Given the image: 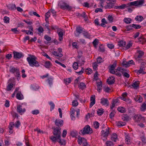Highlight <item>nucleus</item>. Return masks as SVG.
Returning <instances> with one entry per match:
<instances>
[{
    "instance_id": "1",
    "label": "nucleus",
    "mask_w": 146,
    "mask_h": 146,
    "mask_svg": "<svg viewBox=\"0 0 146 146\" xmlns=\"http://www.w3.org/2000/svg\"><path fill=\"white\" fill-rule=\"evenodd\" d=\"M61 128L56 127L53 128V133L54 136H52L50 137V139L54 143L57 142V139H59L61 137Z\"/></svg>"
},
{
    "instance_id": "2",
    "label": "nucleus",
    "mask_w": 146,
    "mask_h": 146,
    "mask_svg": "<svg viewBox=\"0 0 146 146\" xmlns=\"http://www.w3.org/2000/svg\"><path fill=\"white\" fill-rule=\"evenodd\" d=\"M29 57L27 58V60L29 65L32 67L39 66L40 64L38 62L36 61V57L33 55H29Z\"/></svg>"
},
{
    "instance_id": "3",
    "label": "nucleus",
    "mask_w": 146,
    "mask_h": 146,
    "mask_svg": "<svg viewBox=\"0 0 146 146\" xmlns=\"http://www.w3.org/2000/svg\"><path fill=\"white\" fill-rule=\"evenodd\" d=\"M92 132V129L90 127V126L88 125L85 126L83 129L80 131L79 133L82 135H84L86 134H90Z\"/></svg>"
},
{
    "instance_id": "4",
    "label": "nucleus",
    "mask_w": 146,
    "mask_h": 146,
    "mask_svg": "<svg viewBox=\"0 0 146 146\" xmlns=\"http://www.w3.org/2000/svg\"><path fill=\"white\" fill-rule=\"evenodd\" d=\"M133 118L135 122H144L145 121V118L141 115L135 114Z\"/></svg>"
},
{
    "instance_id": "5",
    "label": "nucleus",
    "mask_w": 146,
    "mask_h": 146,
    "mask_svg": "<svg viewBox=\"0 0 146 146\" xmlns=\"http://www.w3.org/2000/svg\"><path fill=\"white\" fill-rule=\"evenodd\" d=\"M60 8L63 10H67L69 11L71 10L72 7L69 6L68 3L63 2L61 1L59 4Z\"/></svg>"
},
{
    "instance_id": "6",
    "label": "nucleus",
    "mask_w": 146,
    "mask_h": 146,
    "mask_svg": "<svg viewBox=\"0 0 146 146\" xmlns=\"http://www.w3.org/2000/svg\"><path fill=\"white\" fill-rule=\"evenodd\" d=\"M144 1L143 0L137 1L129 3H127V5L128 7L132 5L137 6L139 5H142L144 3Z\"/></svg>"
},
{
    "instance_id": "7",
    "label": "nucleus",
    "mask_w": 146,
    "mask_h": 146,
    "mask_svg": "<svg viewBox=\"0 0 146 146\" xmlns=\"http://www.w3.org/2000/svg\"><path fill=\"white\" fill-rule=\"evenodd\" d=\"M117 62L115 61L112 64L109 66V70L110 73L112 74L115 73L114 70L117 66Z\"/></svg>"
},
{
    "instance_id": "8",
    "label": "nucleus",
    "mask_w": 146,
    "mask_h": 146,
    "mask_svg": "<svg viewBox=\"0 0 146 146\" xmlns=\"http://www.w3.org/2000/svg\"><path fill=\"white\" fill-rule=\"evenodd\" d=\"M9 72L13 73L16 72L17 76L18 77L20 76V73L19 70V69L15 68L14 67H10Z\"/></svg>"
},
{
    "instance_id": "9",
    "label": "nucleus",
    "mask_w": 146,
    "mask_h": 146,
    "mask_svg": "<svg viewBox=\"0 0 146 146\" xmlns=\"http://www.w3.org/2000/svg\"><path fill=\"white\" fill-rule=\"evenodd\" d=\"M77 62L79 64H81V65L82 66L84 64L85 61V58L82 55H78L77 57Z\"/></svg>"
},
{
    "instance_id": "10",
    "label": "nucleus",
    "mask_w": 146,
    "mask_h": 146,
    "mask_svg": "<svg viewBox=\"0 0 146 146\" xmlns=\"http://www.w3.org/2000/svg\"><path fill=\"white\" fill-rule=\"evenodd\" d=\"M137 56L136 58V60L137 61L140 60V58H141L143 56L144 54V52L141 50H137Z\"/></svg>"
},
{
    "instance_id": "11",
    "label": "nucleus",
    "mask_w": 146,
    "mask_h": 146,
    "mask_svg": "<svg viewBox=\"0 0 146 146\" xmlns=\"http://www.w3.org/2000/svg\"><path fill=\"white\" fill-rule=\"evenodd\" d=\"M14 57L16 59H20L23 56V54L22 53H19L18 52L14 51L13 52Z\"/></svg>"
},
{
    "instance_id": "12",
    "label": "nucleus",
    "mask_w": 146,
    "mask_h": 146,
    "mask_svg": "<svg viewBox=\"0 0 146 146\" xmlns=\"http://www.w3.org/2000/svg\"><path fill=\"white\" fill-rule=\"evenodd\" d=\"M63 120L58 119L56 120L55 123L56 125L58 126L57 127H60L63 126Z\"/></svg>"
},
{
    "instance_id": "13",
    "label": "nucleus",
    "mask_w": 146,
    "mask_h": 146,
    "mask_svg": "<svg viewBox=\"0 0 146 146\" xmlns=\"http://www.w3.org/2000/svg\"><path fill=\"white\" fill-rule=\"evenodd\" d=\"M109 129V128L108 127L106 129V131L102 130V135L104 137H107L108 135L110 134Z\"/></svg>"
},
{
    "instance_id": "14",
    "label": "nucleus",
    "mask_w": 146,
    "mask_h": 146,
    "mask_svg": "<svg viewBox=\"0 0 146 146\" xmlns=\"http://www.w3.org/2000/svg\"><path fill=\"white\" fill-rule=\"evenodd\" d=\"M100 103L102 105L108 106L109 102L107 99L105 98H102L101 99Z\"/></svg>"
},
{
    "instance_id": "15",
    "label": "nucleus",
    "mask_w": 146,
    "mask_h": 146,
    "mask_svg": "<svg viewBox=\"0 0 146 146\" xmlns=\"http://www.w3.org/2000/svg\"><path fill=\"white\" fill-rule=\"evenodd\" d=\"M17 111L18 112L22 115V113L25 111L26 110L25 108H22V106L19 105L17 106Z\"/></svg>"
},
{
    "instance_id": "16",
    "label": "nucleus",
    "mask_w": 146,
    "mask_h": 146,
    "mask_svg": "<svg viewBox=\"0 0 146 146\" xmlns=\"http://www.w3.org/2000/svg\"><path fill=\"white\" fill-rule=\"evenodd\" d=\"M121 119L123 121H127L131 119V118L127 114H125L122 115Z\"/></svg>"
},
{
    "instance_id": "17",
    "label": "nucleus",
    "mask_w": 146,
    "mask_h": 146,
    "mask_svg": "<svg viewBox=\"0 0 146 146\" xmlns=\"http://www.w3.org/2000/svg\"><path fill=\"white\" fill-rule=\"evenodd\" d=\"M107 82L109 84H112L115 82V78L113 76L107 79Z\"/></svg>"
},
{
    "instance_id": "18",
    "label": "nucleus",
    "mask_w": 146,
    "mask_h": 146,
    "mask_svg": "<svg viewBox=\"0 0 146 146\" xmlns=\"http://www.w3.org/2000/svg\"><path fill=\"white\" fill-rule=\"evenodd\" d=\"M78 142L79 144L81 145L82 143L83 145L86 142V140L84 138L79 137L78 139Z\"/></svg>"
},
{
    "instance_id": "19",
    "label": "nucleus",
    "mask_w": 146,
    "mask_h": 146,
    "mask_svg": "<svg viewBox=\"0 0 146 146\" xmlns=\"http://www.w3.org/2000/svg\"><path fill=\"white\" fill-rule=\"evenodd\" d=\"M128 7L127 4H123L120 6H115L114 7V9H123L125 8H127Z\"/></svg>"
},
{
    "instance_id": "20",
    "label": "nucleus",
    "mask_w": 146,
    "mask_h": 146,
    "mask_svg": "<svg viewBox=\"0 0 146 146\" xmlns=\"http://www.w3.org/2000/svg\"><path fill=\"white\" fill-rule=\"evenodd\" d=\"M95 96H92L90 98L91 102L90 105V108L92 107L95 104Z\"/></svg>"
},
{
    "instance_id": "21",
    "label": "nucleus",
    "mask_w": 146,
    "mask_h": 146,
    "mask_svg": "<svg viewBox=\"0 0 146 146\" xmlns=\"http://www.w3.org/2000/svg\"><path fill=\"white\" fill-rule=\"evenodd\" d=\"M83 30L84 29L80 26H78L76 28V31L77 33H79V34H78L76 35V36H79V34L81 33H83V32L84 31Z\"/></svg>"
},
{
    "instance_id": "22",
    "label": "nucleus",
    "mask_w": 146,
    "mask_h": 146,
    "mask_svg": "<svg viewBox=\"0 0 146 146\" xmlns=\"http://www.w3.org/2000/svg\"><path fill=\"white\" fill-rule=\"evenodd\" d=\"M7 7L11 10H15L16 9V5L14 4H10L8 5Z\"/></svg>"
},
{
    "instance_id": "23",
    "label": "nucleus",
    "mask_w": 146,
    "mask_h": 146,
    "mask_svg": "<svg viewBox=\"0 0 146 146\" xmlns=\"http://www.w3.org/2000/svg\"><path fill=\"white\" fill-rule=\"evenodd\" d=\"M138 41L142 44H143L146 42V39L143 36H141L138 38Z\"/></svg>"
},
{
    "instance_id": "24",
    "label": "nucleus",
    "mask_w": 146,
    "mask_h": 146,
    "mask_svg": "<svg viewBox=\"0 0 146 146\" xmlns=\"http://www.w3.org/2000/svg\"><path fill=\"white\" fill-rule=\"evenodd\" d=\"M140 82L139 81H135L133 83L132 86L135 89H137L139 87Z\"/></svg>"
},
{
    "instance_id": "25",
    "label": "nucleus",
    "mask_w": 146,
    "mask_h": 146,
    "mask_svg": "<svg viewBox=\"0 0 146 146\" xmlns=\"http://www.w3.org/2000/svg\"><path fill=\"white\" fill-rule=\"evenodd\" d=\"M135 100L139 102H141L143 101V98L140 96H138L137 97H135L134 98Z\"/></svg>"
},
{
    "instance_id": "26",
    "label": "nucleus",
    "mask_w": 146,
    "mask_h": 146,
    "mask_svg": "<svg viewBox=\"0 0 146 146\" xmlns=\"http://www.w3.org/2000/svg\"><path fill=\"white\" fill-rule=\"evenodd\" d=\"M111 139L112 141L114 142L116 141V140L117 139V134L115 133H113L111 138Z\"/></svg>"
},
{
    "instance_id": "27",
    "label": "nucleus",
    "mask_w": 146,
    "mask_h": 146,
    "mask_svg": "<svg viewBox=\"0 0 146 146\" xmlns=\"http://www.w3.org/2000/svg\"><path fill=\"white\" fill-rule=\"evenodd\" d=\"M13 86V84L12 83H9L7 86L6 90L7 91H10L11 90Z\"/></svg>"
},
{
    "instance_id": "28",
    "label": "nucleus",
    "mask_w": 146,
    "mask_h": 146,
    "mask_svg": "<svg viewBox=\"0 0 146 146\" xmlns=\"http://www.w3.org/2000/svg\"><path fill=\"white\" fill-rule=\"evenodd\" d=\"M50 16V12L49 11H48L46 13L45 16V21L48 23H49L48 21V19Z\"/></svg>"
},
{
    "instance_id": "29",
    "label": "nucleus",
    "mask_w": 146,
    "mask_h": 146,
    "mask_svg": "<svg viewBox=\"0 0 146 146\" xmlns=\"http://www.w3.org/2000/svg\"><path fill=\"white\" fill-rule=\"evenodd\" d=\"M77 133V131L76 130H72L71 131L70 135L73 137H76Z\"/></svg>"
},
{
    "instance_id": "30",
    "label": "nucleus",
    "mask_w": 146,
    "mask_h": 146,
    "mask_svg": "<svg viewBox=\"0 0 146 146\" xmlns=\"http://www.w3.org/2000/svg\"><path fill=\"white\" fill-rule=\"evenodd\" d=\"M57 142H58L61 145H64L65 144V141L61 139V137L59 139H57Z\"/></svg>"
},
{
    "instance_id": "31",
    "label": "nucleus",
    "mask_w": 146,
    "mask_h": 146,
    "mask_svg": "<svg viewBox=\"0 0 146 146\" xmlns=\"http://www.w3.org/2000/svg\"><path fill=\"white\" fill-rule=\"evenodd\" d=\"M52 66L50 62L49 61H46L44 63V66L46 68H49Z\"/></svg>"
},
{
    "instance_id": "32",
    "label": "nucleus",
    "mask_w": 146,
    "mask_h": 146,
    "mask_svg": "<svg viewBox=\"0 0 146 146\" xmlns=\"http://www.w3.org/2000/svg\"><path fill=\"white\" fill-rule=\"evenodd\" d=\"M117 110L118 111L121 113H125L126 111L125 108L122 107H118Z\"/></svg>"
},
{
    "instance_id": "33",
    "label": "nucleus",
    "mask_w": 146,
    "mask_h": 146,
    "mask_svg": "<svg viewBox=\"0 0 146 146\" xmlns=\"http://www.w3.org/2000/svg\"><path fill=\"white\" fill-rule=\"evenodd\" d=\"M125 137V141L126 144H130L131 143V138L127 135H126Z\"/></svg>"
},
{
    "instance_id": "34",
    "label": "nucleus",
    "mask_w": 146,
    "mask_h": 146,
    "mask_svg": "<svg viewBox=\"0 0 146 146\" xmlns=\"http://www.w3.org/2000/svg\"><path fill=\"white\" fill-rule=\"evenodd\" d=\"M57 33H58V36L59 37V40L60 41H62L63 39V33L62 31H60L58 32V31Z\"/></svg>"
},
{
    "instance_id": "35",
    "label": "nucleus",
    "mask_w": 146,
    "mask_h": 146,
    "mask_svg": "<svg viewBox=\"0 0 146 146\" xmlns=\"http://www.w3.org/2000/svg\"><path fill=\"white\" fill-rule=\"evenodd\" d=\"M126 42L125 41H121L118 42V45L120 47H122L125 46Z\"/></svg>"
},
{
    "instance_id": "36",
    "label": "nucleus",
    "mask_w": 146,
    "mask_h": 146,
    "mask_svg": "<svg viewBox=\"0 0 146 146\" xmlns=\"http://www.w3.org/2000/svg\"><path fill=\"white\" fill-rule=\"evenodd\" d=\"M82 34L84 36H85L86 38H89L90 36V35L88 33V32L86 31H85L83 32Z\"/></svg>"
},
{
    "instance_id": "37",
    "label": "nucleus",
    "mask_w": 146,
    "mask_h": 146,
    "mask_svg": "<svg viewBox=\"0 0 146 146\" xmlns=\"http://www.w3.org/2000/svg\"><path fill=\"white\" fill-rule=\"evenodd\" d=\"M146 109V102L143 103L141 107V110L144 111Z\"/></svg>"
},
{
    "instance_id": "38",
    "label": "nucleus",
    "mask_w": 146,
    "mask_h": 146,
    "mask_svg": "<svg viewBox=\"0 0 146 146\" xmlns=\"http://www.w3.org/2000/svg\"><path fill=\"white\" fill-rule=\"evenodd\" d=\"M123 21L126 23L129 24L131 23V19L129 18H125Z\"/></svg>"
},
{
    "instance_id": "39",
    "label": "nucleus",
    "mask_w": 146,
    "mask_h": 146,
    "mask_svg": "<svg viewBox=\"0 0 146 146\" xmlns=\"http://www.w3.org/2000/svg\"><path fill=\"white\" fill-rule=\"evenodd\" d=\"M104 112L103 109L102 108L99 109L97 111V113L99 115H102L103 113Z\"/></svg>"
},
{
    "instance_id": "40",
    "label": "nucleus",
    "mask_w": 146,
    "mask_h": 146,
    "mask_svg": "<svg viewBox=\"0 0 146 146\" xmlns=\"http://www.w3.org/2000/svg\"><path fill=\"white\" fill-rule=\"evenodd\" d=\"M126 124V123L125 122H124L121 121H118L117 124V125L118 126H123L125 125Z\"/></svg>"
},
{
    "instance_id": "41",
    "label": "nucleus",
    "mask_w": 146,
    "mask_h": 146,
    "mask_svg": "<svg viewBox=\"0 0 146 146\" xmlns=\"http://www.w3.org/2000/svg\"><path fill=\"white\" fill-rule=\"evenodd\" d=\"M73 68L75 70H77L78 68V64L77 62H74L72 65Z\"/></svg>"
},
{
    "instance_id": "42",
    "label": "nucleus",
    "mask_w": 146,
    "mask_h": 146,
    "mask_svg": "<svg viewBox=\"0 0 146 146\" xmlns=\"http://www.w3.org/2000/svg\"><path fill=\"white\" fill-rule=\"evenodd\" d=\"M29 14L30 15H34L38 17H40L39 15L35 12L30 11L29 12Z\"/></svg>"
},
{
    "instance_id": "43",
    "label": "nucleus",
    "mask_w": 146,
    "mask_h": 146,
    "mask_svg": "<svg viewBox=\"0 0 146 146\" xmlns=\"http://www.w3.org/2000/svg\"><path fill=\"white\" fill-rule=\"evenodd\" d=\"M135 19L137 21H141L143 20L144 19L142 16H137L136 17Z\"/></svg>"
},
{
    "instance_id": "44",
    "label": "nucleus",
    "mask_w": 146,
    "mask_h": 146,
    "mask_svg": "<svg viewBox=\"0 0 146 146\" xmlns=\"http://www.w3.org/2000/svg\"><path fill=\"white\" fill-rule=\"evenodd\" d=\"M15 125L14 122H11L9 126V130L10 131H12L13 130V127Z\"/></svg>"
},
{
    "instance_id": "45",
    "label": "nucleus",
    "mask_w": 146,
    "mask_h": 146,
    "mask_svg": "<svg viewBox=\"0 0 146 146\" xmlns=\"http://www.w3.org/2000/svg\"><path fill=\"white\" fill-rule=\"evenodd\" d=\"M21 94L20 92H19L16 94V98H17L19 100H21L22 99L21 97Z\"/></svg>"
},
{
    "instance_id": "46",
    "label": "nucleus",
    "mask_w": 146,
    "mask_h": 146,
    "mask_svg": "<svg viewBox=\"0 0 146 146\" xmlns=\"http://www.w3.org/2000/svg\"><path fill=\"white\" fill-rule=\"evenodd\" d=\"M52 53L53 55L59 57H61L63 56V55L62 54H59L58 55H57V52L55 51H53V52H52Z\"/></svg>"
},
{
    "instance_id": "47",
    "label": "nucleus",
    "mask_w": 146,
    "mask_h": 146,
    "mask_svg": "<svg viewBox=\"0 0 146 146\" xmlns=\"http://www.w3.org/2000/svg\"><path fill=\"white\" fill-rule=\"evenodd\" d=\"M144 70L143 69V68H141V67H140L139 70H138L137 72V73H139V74H145L146 72L143 71Z\"/></svg>"
},
{
    "instance_id": "48",
    "label": "nucleus",
    "mask_w": 146,
    "mask_h": 146,
    "mask_svg": "<svg viewBox=\"0 0 146 146\" xmlns=\"http://www.w3.org/2000/svg\"><path fill=\"white\" fill-rule=\"evenodd\" d=\"M86 86L84 83L81 82L79 86V87L82 89H83L86 87Z\"/></svg>"
},
{
    "instance_id": "49",
    "label": "nucleus",
    "mask_w": 146,
    "mask_h": 146,
    "mask_svg": "<svg viewBox=\"0 0 146 146\" xmlns=\"http://www.w3.org/2000/svg\"><path fill=\"white\" fill-rule=\"evenodd\" d=\"M114 6L113 3H111V2H109L107 4L106 8H109L110 9L113 8Z\"/></svg>"
},
{
    "instance_id": "50",
    "label": "nucleus",
    "mask_w": 146,
    "mask_h": 146,
    "mask_svg": "<svg viewBox=\"0 0 146 146\" xmlns=\"http://www.w3.org/2000/svg\"><path fill=\"white\" fill-rule=\"evenodd\" d=\"M85 72H86V74H90L92 73V70L90 68H88L86 70Z\"/></svg>"
},
{
    "instance_id": "51",
    "label": "nucleus",
    "mask_w": 146,
    "mask_h": 146,
    "mask_svg": "<svg viewBox=\"0 0 146 146\" xmlns=\"http://www.w3.org/2000/svg\"><path fill=\"white\" fill-rule=\"evenodd\" d=\"M106 144L107 146H113L114 144L113 143L110 141H107L106 142Z\"/></svg>"
},
{
    "instance_id": "52",
    "label": "nucleus",
    "mask_w": 146,
    "mask_h": 146,
    "mask_svg": "<svg viewBox=\"0 0 146 146\" xmlns=\"http://www.w3.org/2000/svg\"><path fill=\"white\" fill-rule=\"evenodd\" d=\"M132 27L133 28L136 29H138L140 28L141 27V26L139 25H136L135 24H132Z\"/></svg>"
},
{
    "instance_id": "53",
    "label": "nucleus",
    "mask_w": 146,
    "mask_h": 146,
    "mask_svg": "<svg viewBox=\"0 0 146 146\" xmlns=\"http://www.w3.org/2000/svg\"><path fill=\"white\" fill-rule=\"evenodd\" d=\"M50 105L51 106L50 107V111H52L53 110L54 108L55 105L52 102H50L49 103Z\"/></svg>"
},
{
    "instance_id": "54",
    "label": "nucleus",
    "mask_w": 146,
    "mask_h": 146,
    "mask_svg": "<svg viewBox=\"0 0 146 146\" xmlns=\"http://www.w3.org/2000/svg\"><path fill=\"white\" fill-rule=\"evenodd\" d=\"M94 128L95 129H97L99 127L100 124L98 121H95L94 122Z\"/></svg>"
},
{
    "instance_id": "55",
    "label": "nucleus",
    "mask_w": 146,
    "mask_h": 146,
    "mask_svg": "<svg viewBox=\"0 0 146 146\" xmlns=\"http://www.w3.org/2000/svg\"><path fill=\"white\" fill-rule=\"evenodd\" d=\"M4 22L6 23H9V18L5 16L3 19Z\"/></svg>"
},
{
    "instance_id": "56",
    "label": "nucleus",
    "mask_w": 146,
    "mask_h": 146,
    "mask_svg": "<svg viewBox=\"0 0 146 146\" xmlns=\"http://www.w3.org/2000/svg\"><path fill=\"white\" fill-rule=\"evenodd\" d=\"M38 32L40 33H42L44 31L43 28L41 26H40L38 29Z\"/></svg>"
},
{
    "instance_id": "57",
    "label": "nucleus",
    "mask_w": 146,
    "mask_h": 146,
    "mask_svg": "<svg viewBox=\"0 0 146 146\" xmlns=\"http://www.w3.org/2000/svg\"><path fill=\"white\" fill-rule=\"evenodd\" d=\"M44 39L48 42L50 41L51 39V37L48 36L47 35H45L44 36Z\"/></svg>"
},
{
    "instance_id": "58",
    "label": "nucleus",
    "mask_w": 146,
    "mask_h": 146,
    "mask_svg": "<svg viewBox=\"0 0 146 146\" xmlns=\"http://www.w3.org/2000/svg\"><path fill=\"white\" fill-rule=\"evenodd\" d=\"M11 114L12 115V116L14 118H18V114L15 112H11Z\"/></svg>"
},
{
    "instance_id": "59",
    "label": "nucleus",
    "mask_w": 146,
    "mask_h": 146,
    "mask_svg": "<svg viewBox=\"0 0 146 146\" xmlns=\"http://www.w3.org/2000/svg\"><path fill=\"white\" fill-rule=\"evenodd\" d=\"M132 46V43L131 42H129L125 47V48L126 50L127 49L129 48Z\"/></svg>"
},
{
    "instance_id": "60",
    "label": "nucleus",
    "mask_w": 146,
    "mask_h": 146,
    "mask_svg": "<svg viewBox=\"0 0 146 146\" xmlns=\"http://www.w3.org/2000/svg\"><path fill=\"white\" fill-rule=\"evenodd\" d=\"M133 27H132V25H129L127 26L126 27V29L127 31H130L131 30L133 29L132 28Z\"/></svg>"
},
{
    "instance_id": "61",
    "label": "nucleus",
    "mask_w": 146,
    "mask_h": 146,
    "mask_svg": "<svg viewBox=\"0 0 146 146\" xmlns=\"http://www.w3.org/2000/svg\"><path fill=\"white\" fill-rule=\"evenodd\" d=\"M65 84H68L71 81L70 78H69L64 80Z\"/></svg>"
},
{
    "instance_id": "62",
    "label": "nucleus",
    "mask_w": 146,
    "mask_h": 146,
    "mask_svg": "<svg viewBox=\"0 0 146 146\" xmlns=\"http://www.w3.org/2000/svg\"><path fill=\"white\" fill-rule=\"evenodd\" d=\"M97 61L98 63H100L103 62L102 58L100 57H98L97 59Z\"/></svg>"
},
{
    "instance_id": "63",
    "label": "nucleus",
    "mask_w": 146,
    "mask_h": 146,
    "mask_svg": "<svg viewBox=\"0 0 146 146\" xmlns=\"http://www.w3.org/2000/svg\"><path fill=\"white\" fill-rule=\"evenodd\" d=\"M78 104V103L76 100H73L72 102V105L73 106H76Z\"/></svg>"
},
{
    "instance_id": "64",
    "label": "nucleus",
    "mask_w": 146,
    "mask_h": 146,
    "mask_svg": "<svg viewBox=\"0 0 146 146\" xmlns=\"http://www.w3.org/2000/svg\"><path fill=\"white\" fill-rule=\"evenodd\" d=\"M32 113L33 115H37L39 113V111L38 110H35L32 111Z\"/></svg>"
}]
</instances>
